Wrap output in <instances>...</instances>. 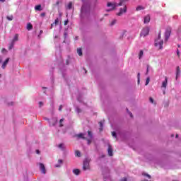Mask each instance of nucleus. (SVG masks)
<instances>
[{
  "instance_id": "4468645a",
  "label": "nucleus",
  "mask_w": 181,
  "mask_h": 181,
  "mask_svg": "<svg viewBox=\"0 0 181 181\" xmlns=\"http://www.w3.org/2000/svg\"><path fill=\"white\" fill-rule=\"evenodd\" d=\"M57 25H59V18L55 19L54 22L51 24V29L53 26H57Z\"/></svg>"
},
{
  "instance_id": "dca6fc26",
  "label": "nucleus",
  "mask_w": 181,
  "mask_h": 181,
  "mask_svg": "<svg viewBox=\"0 0 181 181\" xmlns=\"http://www.w3.org/2000/svg\"><path fill=\"white\" fill-rule=\"evenodd\" d=\"M18 40H19V35L16 34L13 39V42H18Z\"/></svg>"
},
{
  "instance_id": "09e8293b",
  "label": "nucleus",
  "mask_w": 181,
  "mask_h": 181,
  "mask_svg": "<svg viewBox=\"0 0 181 181\" xmlns=\"http://www.w3.org/2000/svg\"><path fill=\"white\" fill-rule=\"evenodd\" d=\"M40 104V107H42V105H43V103L42 102H39Z\"/></svg>"
},
{
  "instance_id": "58836bf2",
  "label": "nucleus",
  "mask_w": 181,
  "mask_h": 181,
  "mask_svg": "<svg viewBox=\"0 0 181 181\" xmlns=\"http://www.w3.org/2000/svg\"><path fill=\"white\" fill-rule=\"evenodd\" d=\"M177 56H178V57H180V52L179 51V49H177Z\"/></svg>"
},
{
  "instance_id": "aec40b11",
  "label": "nucleus",
  "mask_w": 181,
  "mask_h": 181,
  "mask_svg": "<svg viewBox=\"0 0 181 181\" xmlns=\"http://www.w3.org/2000/svg\"><path fill=\"white\" fill-rule=\"evenodd\" d=\"M144 9H145V7L142 6H138L136 8V11H144Z\"/></svg>"
},
{
  "instance_id": "c756f323",
  "label": "nucleus",
  "mask_w": 181,
  "mask_h": 181,
  "mask_svg": "<svg viewBox=\"0 0 181 181\" xmlns=\"http://www.w3.org/2000/svg\"><path fill=\"white\" fill-rule=\"evenodd\" d=\"M6 18H7L8 21H13V16H7Z\"/></svg>"
},
{
  "instance_id": "423d86ee",
  "label": "nucleus",
  "mask_w": 181,
  "mask_h": 181,
  "mask_svg": "<svg viewBox=\"0 0 181 181\" xmlns=\"http://www.w3.org/2000/svg\"><path fill=\"white\" fill-rule=\"evenodd\" d=\"M86 13H87V6L83 5L81 8V16H84Z\"/></svg>"
},
{
  "instance_id": "a878e982",
  "label": "nucleus",
  "mask_w": 181,
  "mask_h": 181,
  "mask_svg": "<svg viewBox=\"0 0 181 181\" xmlns=\"http://www.w3.org/2000/svg\"><path fill=\"white\" fill-rule=\"evenodd\" d=\"M63 121H64V119H61L59 120V127L62 128L63 127Z\"/></svg>"
},
{
  "instance_id": "13d9d810",
  "label": "nucleus",
  "mask_w": 181,
  "mask_h": 181,
  "mask_svg": "<svg viewBox=\"0 0 181 181\" xmlns=\"http://www.w3.org/2000/svg\"><path fill=\"white\" fill-rule=\"evenodd\" d=\"M172 136H175V135L173 134Z\"/></svg>"
},
{
  "instance_id": "72a5a7b5",
  "label": "nucleus",
  "mask_w": 181,
  "mask_h": 181,
  "mask_svg": "<svg viewBox=\"0 0 181 181\" xmlns=\"http://www.w3.org/2000/svg\"><path fill=\"white\" fill-rule=\"evenodd\" d=\"M99 125H100V131H103V122H100Z\"/></svg>"
},
{
  "instance_id": "864d4df0",
  "label": "nucleus",
  "mask_w": 181,
  "mask_h": 181,
  "mask_svg": "<svg viewBox=\"0 0 181 181\" xmlns=\"http://www.w3.org/2000/svg\"><path fill=\"white\" fill-rule=\"evenodd\" d=\"M175 138H179V134H176Z\"/></svg>"
},
{
  "instance_id": "9d476101",
  "label": "nucleus",
  "mask_w": 181,
  "mask_h": 181,
  "mask_svg": "<svg viewBox=\"0 0 181 181\" xmlns=\"http://www.w3.org/2000/svg\"><path fill=\"white\" fill-rule=\"evenodd\" d=\"M167 86H168V77L165 76V81H163L161 87L163 88H166Z\"/></svg>"
},
{
  "instance_id": "f8f14e48",
  "label": "nucleus",
  "mask_w": 181,
  "mask_h": 181,
  "mask_svg": "<svg viewBox=\"0 0 181 181\" xmlns=\"http://www.w3.org/2000/svg\"><path fill=\"white\" fill-rule=\"evenodd\" d=\"M8 63H9V58H7L3 63L1 68L6 69V66L8 65Z\"/></svg>"
},
{
  "instance_id": "a19ab883",
  "label": "nucleus",
  "mask_w": 181,
  "mask_h": 181,
  "mask_svg": "<svg viewBox=\"0 0 181 181\" xmlns=\"http://www.w3.org/2000/svg\"><path fill=\"white\" fill-rule=\"evenodd\" d=\"M127 111L129 112V114L131 118H133L134 116L132 115V113H131V112H129V111L128 110V109H127Z\"/></svg>"
},
{
  "instance_id": "9b49d317",
  "label": "nucleus",
  "mask_w": 181,
  "mask_h": 181,
  "mask_svg": "<svg viewBox=\"0 0 181 181\" xmlns=\"http://www.w3.org/2000/svg\"><path fill=\"white\" fill-rule=\"evenodd\" d=\"M151 22V16L147 15L144 17V23H149Z\"/></svg>"
},
{
  "instance_id": "0eeeda50",
  "label": "nucleus",
  "mask_w": 181,
  "mask_h": 181,
  "mask_svg": "<svg viewBox=\"0 0 181 181\" xmlns=\"http://www.w3.org/2000/svg\"><path fill=\"white\" fill-rule=\"evenodd\" d=\"M40 169L44 175H46V167H45V165L42 163H40Z\"/></svg>"
},
{
  "instance_id": "a18cd8bd",
  "label": "nucleus",
  "mask_w": 181,
  "mask_h": 181,
  "mask_svg": "<svg viewBox=\"0 0 181 181\" xmlns=\"http://www.w3.org/2000/svg\"><path fill=\"white\" fill-rule=\"evenodd\" d=\"M149 100H150V102H151V103H152V104H153V98H149Z\"/></svg>"
},
{
  "instance_id": "4c0bfd02",
  "label": "nucleus",
  "mask_w": 181,
  "mask_h": 181,
  "mask_svg": "<svg viewBox=\"0 0 181 181\" xmlns=\"http://www.w3.org/2000/svg\"><path fill=\"white\" fill-rule=\"evenodd\" d=\"M1 52H2V53H7L8 51L6 50V49L3 48V49H1Z\"/></svg>"
},
{
  "instance_id": "e433bc0d",
  "label": "nucleus",
  "mask_w": 181,
  "mask_h": 181,
  "mask_svg": "<svg viewBox=\"0 0 181 181\" xmlns=\"http://www.w3.org/2000/svg\"><path fill=\"white\" fill-rule=\"evenodd\" d=\"M40 16L41 18H45V16H46V13H41Z\"/></svg>"
},
{
  "instance_id": "7c9ffc66",
  "label": "nucleus",
  "mask_w": 181,
  "mask_h": 181,
  "mask_svg": "<svg viewBox=\"0 0 181 181\" xmlns=\"http://www.w3.org/2000/svg\"><path fill=\"white\" fill-rule=\"evenodd\" d=\"M115 23H117V20H112L110 25L111 26H113V25H115Z\"/></svg>"
},
{
  "instance_id": "603ef678",
  "label": "nucleus",
  "mask_w": 181,
  "mask_h": 181,
  "mask_svg": "<svg viewBox=\"0 0 181 181\" xmlns=\"http://www.w3.org/2000/svg\"><path fill=\"white\" fill-rule=\"evenodd\" d=\"M8 105H13V103L11 102V104H8Z\"/></svg>"
},
{
  "instance_id": "39448f33",
  "label": "nucleus",
  "mask_w": 181,
  "mask_h": 181,
  "mask_svg": "<svg viewBox=\"0 0 181 181\" xmlns=\"http://www.w3.org/2000/svg\"><path fill=\"white\" fill-rule=\"evenodd\" d=\"M170 33H172V28H168L165 33V40H168L169 37H170Z\"/></svg>"
},
{
  "instance_id": "473e14b6",
  "label": "nucleus",
  "mask_w": 181,
  "mask_h": 181,
  "mask_svg": "<svg viewBox=\"0 0 181 181\" xmlns=\"http://www.w3.org/2000/svg\"><path fill=\"white\" fill-rule=\"evenodd\" d=\"M140 77H141V74H140V73H138V74H137L138 84H139Z\"/></svg>"
},
{
  "instance_id": "bb28decb",
  "label": "nucleus",
  "mask_w": 181,
  "mask_h": 181,
  "mask_svg": "<svg viewBox=\"0 0 181 181\" xmlns=\"http://www.w3.org/2000/svg\"><path fill=\"white\" fill-rule=\"evenodd\" d=\"M56 124H57V119L54 120V122H52V124H50V127H54V125H56Z\"/></svg>"
},
{
  "instance_id": "37998d69",
  "label": "nucleus",
  "mask_w": 181,
  "mask_h": 181,
  "mask_svg": "<svg viewBox=\"0 0 181 181\" xmlns=\"http://www.w3.org/2000/svg\"><path fill=\"white\" fill-rule=\"evenodd\" d=\"M86 141L88 142V145H90L91 144V140L86 139Z\"/></svg>"
},
{
  "instance_id": "c85d7f7f",
  "label": "nucleus",
  "mask_w": 181,
  "mask_h": 181,
  "mask_svg": "<svg viewBox=\"0 0 181 181\" xmlns=\"http://www.w3.org/2000/svg\"><path fill=\"white\" fill-rule=\"evenodd\" d=\"M64 144H60L59 145H58V148H59L60 149H64Z\"/></svg>"
},
{
  "instance_id": "79ce46f5",
  "label": "nucleus",
  "mask_w": 181,
  "mask_h": 181,
  "mask_svg": "<svg viewBox=\"0 0 181 181\" xmlns=\"http://www.w3.org/2000/svg\"><path fill=\"white\" fill-rule=\"evenodd\" d=\"M69 23V20L64 21V25L66 26Z\"/></svg>"
},
{
  "instance_id": "6ab92c4d",
  "label": "nucleus",
  "mask_w": 181,
  "mask_h": 181,
  "mask_svg": "<svg viewBox=\"0 0 181 181\" xmlns=\"http://www.w3.org/2000/svg\"><path fill=\"white\" fill-rule=\"evenodd\" d=\"M27 29L28 30H32V29H33V25H32V23H28Z\"/></svg>"
},
{
  "instance_id": "1a4fd4ad",
  "label": "nucleus",
  "mask_w": 181,
  "mask_h": 181,
  "mask_svg": "<svg viewBox=\"0 0 181 181\" xmlns=\"http://www.w3.org/2000/svg\"><path fill=\"white\" fill-rule=\"evenodd\" d=\"M107 153L109 155V156H112L113 153H112V146L111 145H108L107 147Z\"/></svg>"
},
{
  "instance_id": "a211bd4d",
  "label": "nucleus",
  "mask_w": 181,
  "mask_h": 181,
  "mask_svg": "<svg viewBox=\"0 0 181 181\" xmlns=\"http://www.w3.org/2000/svg\"><path fill=\"white\" fill-rule=\"evenodd\" d=\"M35 11H42V5L39 4L35 6Z\"/></svg>"
},
{
  "instance_id": "cd10ccee",
  "label": "nucleus",
  "mask_w": 181,
  "mask_h": 181,
  "mask_svg": "<svg viewBox=\"0 0 181 181\" xmlns=\"http://www.w3.org/2000/svg\"><path fill=\"white\" fill-rule=\"evenodd\" d=\"M149 81H151V78L148 77L146 80V86H148V84H149Z\"/></svg>"
},
{
  "instance_id": "ea45409f",
  "label": "nucleus",
  "mask_w": 181,
  "mask_h": 181,
  "mask_svg": "<svg viewBox=\"0 0 181 181\" xmlns=\"http://www.w3.org/2000/svg\"><path fill=\"white\" fill-rule=\"evenodd\" d=\"M143 175L144 176H146L147 177H148V179H151V175L149 174L144 173Z\"/></svg>"
},
{
  "instance_id": "2eb2a0df",
  "label": "nucleus",
  "mask_w": 181,
  "mask_h": 181,
  "mask_svg": "<svg viewBox=\"0 0 181 181\" xmlns=\"http://www.w3.org/2000/svg\"><path fill=\"white\" fill-rule=\"evenodd\" d=\"M58 163L55 165V168H60L62 166L61 165L63 164V160H58Z\"/></svg>"
},
{
  "instance_id": "8fccbe9b",
  "label": "nucleus",
  "mask_w": 181,
  "mask_h": 181,
  "mask_svg": "<svg viewBox=\"0 0 181 181\" xmlns=\"http://www.w3.org/2000/svg\"><path fill=\"white\" fill-rule=\"evenodd\" d=\"M121 181H127V177H124Z\"/></svg>"
},
{
  "instance_id": "f3484780",
  "label": "nucleus",
  "mask_w": 181,
  "mask_h": 181,
  "mask_svg": "<svg viewBox=\"0 0 181 181\" xmlns=\"http://www.w3.org/2000/svg\"><path fill=\"white\" fill-rule=\"evenodd\" d=\"M76 136L78 138H81L82 139H87V138H86L84 136V134H82V133H80V134H77Z\"/></svg>"
},
{
  "instance_id": "c9c22d12",
  "label": "nucleus",
  "mask_w": 181,
  "mask_h": 181,
  "mask_svg": "<svg viewBox=\"0 0 181 181\" xmlns=\"http://www.w3.org/2000/svg\"><path fill=\"white\" fill-rule=\"evenodd\" d=\"M148 73H149V65H147V69H146V75L147 76V74H148Z\"/></svg>"
},
{
  "instance_id": "4be33fe9",
  "label": "nucleus",
  "mask_w": 181,
  "mask_h": 181,
  "mask_svg": "<svg viewBox=\"0 0 181 181\" xmlns=\"http://www.w3.org/2000/svg\"><path fill=\"white\" fill-rule=\"evenodd\" d=\"M72 7H73V3H72L71 1H70V2L68 4V5H67L66 8H67V9H71Z\"/></svg>"
},
{
  "instance_id": "5fc2aeb1",
  "label": "nucleus",
  "mask_w": 181,
  "mask_h": 181,
  "mask_svg": "<svg viewBox=\"0 0 181 181\" xmlns=\"http://www.w3.org/2000/svg\"><path fill=\"white\" fill-rule=\"evenodd\" d=\"M1 2H5V0H0Z\"/></svg>"
},
{
  "instance_id": "20e7f679",
  "label": "nucleus",
  "mask_w": 181,
  "mask_h": 181,
  "mask_svg": "<svg viewBox=\"0 0 181 181\" xmlns=\"http://www.w3.org/2000/svg\"><path fill=\"white\" fill-rule=\"evenodd\" d=\"M90 169V161L86 159L83 161V170H88Z\"/></svg>"
},
{
  "instance_id": "5701e85b",
  "label": "nucleus",
  "mask_w": 181,
  "mask_h": 181,
  "mask_svg": "<svg viewBox=\"0 0 181 181\" xmlns=\"http://www.w3.org/2000/svg\"><path fill=\"white\" fill-rule=\"evenodd\" d=\"M143 56H144V51L143 50H140V52L139 53V59H142Z\"/></svg>"
},
{
  "instance_id": "f704fd0d",
  "label": "nucleus",
  "mask_w": 181,
  "mask_h": 181,
  "mask_svg": "<svg viewBox=\"0 0 181 181\" xmlns=\"http://www.w3.org/2000/svg\"><path fill=\"white\" fill-rule=\"evenodd\" d=\"M112 136H114V138H117V133L115 132H112Z\"/></svg>"
},
{
  "instance_id": "f257e3e1",
  "label": "nucleus",
  "mask_w": 181,
  "mask_h": 181,
  "mask_svg": "<svg viewBox=\"0 0 181 181\" xmlns=\"http://www.w3.org/2000/svg\"><path fill=\"white\" fill-rule=\"evenodd\" d=\"M127 1L129 0H120L119 4L108 2L107 6L109 8L111 7L112 8L107 10V11L110 12V11H114L117 6H122V5H125V2H127Z\"/></svg>"
},
{
  "instance_id": "c03bdc74",
  "label": "nucleus",
  "mask_w": 181,
  "mask_h": 181,
  "mask_svg": "<svg viewBox=\"0 0 181 181\" xmlns=\"http://www.w3.org/2000/svg\"><path fill=\"white\" fill-rule=\"evenodd\" d=\"M60 5V1H57L55 4V6H59Z\"/></svg>"
},
{
  "instance_id": "b1692460",
  "label": "nucleus",
  "mask_w": 181,
  "mask_h": 181,
  "mask_svg": "<svg viewBox=\"0 0 181 181\" xmlns=\"http://www.w3.org/2000/svg\"><path fill=\"white\" fill-rule=\"evenodd\" d=\"M73 173H74V175H80V170L78 169H75L73 170Z\"/></svg>"
},
{
  "instance_id": "052dcab7",
  "label": "nucleus",
  "mask_w": 181,
  "mask_h": 181,
  "mask_svg": "<svg viewBox=\"0 0 181 181\" xmlns=\"http://www.w3.org/2000/svg\"><path fill=\"white\" fill-rule=\"evenodd\" d=\"M1 61L0 60V63H1Z\"/></svg>"
},
{
  "instance_id": "393cba45",
  "label": "nucleus",
  "mask_w": 181,
  "mask_h": 181,
  "mask_svg": "<svg viewBox=\"0 0 181 181\" xmlns=\"http://www.w3.org/2000/svg\"><path fill=\"white\" fill-rule=\"evenodd\" d=\"M75 155L76 156H78V158H80V156H81V153L80 152V151H76Z\"/></svg>"
},
{
  "instance_id": "4d7b16f0",
  "label": "nucleus",
  "mask_w": 181,
  "mask_h": 181,
  "mask_svg": "<svg viewBox=\"0 0 181 181\" xmlns=\"http://www.w3.org/2000/svg\"><path fill=\"white\" fill-rule=\"evenodd\" d=\"M1 75L0 74V78H1Z\"/></svg>"
},
{
  "instance_id": "f03ea898",
  "label": "nucleus",
  "mask_w": 181,
  "mask_h": 181,
  "mask_svg": "<svg viewBox=\"0 0 181 181\" xmlns=\"http://www.w3.org/2000/svg\"><path fill=\"white\" fill-rule=\"evenodd\" d=\"M155 46L159 49H163V40H160V33H159L158 37L155 40Z\"/></svg>"
},
{
  "instance_id": "bf43d9fd",
  "label": "nucleus",
  "mask_w": 181,
  "mask_h": 181,
  "mask_svg": "<svg viewBox=\"0 0 181 181\" xmlns=\"http://www.w3.org/2000/svg\"><path fill=\"white\" fill-rule=\"evenodd\" d=\"M163 94H165V92H163Z\"/></svg>"
},
{
  "instance_id": "2f4dec72",
  "label": "nucleus",
  "mask_w": 181,
  "mask_h": 181,
  "mask_svg": "<svg viewBox=\"0 0 181 181\" xmlns=\"http://www.w3.org/2000/svg\"><path fill=\"white\" fill-rule=\"evenodd\" d=\"M88 136H89V138H93V134L91 133V132L88 131Z\"/></svg>"
},
{
  "instance_id": "ddd939ff",
  "label": "nucleus",
  "mask_w": 181,
  "mask_h": 181,
  "mask_svg": "<svg viewBox=\"0 0 181 181\" xmlns=\"http://www.w3.org/2000/svg\"><path fill=\"white\" fill-rule=\"evenodd\" d=\"M180 75V67L179 66H177V69H176V80H177V77H179V76Z\"/></svg>"
},
{
  "instance_id": "6e6552de",
  "label": "nucleus",
  "mask_w": 181,
  "mask_h": 181,
  "mask_svg": "<svg viewBox=\"0 0 181 181\" xmlns=\"http://www.w3.org/2000/svg\"><path fill=\"white\" fill-rule=\"evenodd\" d=\"M127 12V6H125L123 8L119 9V12L117 13V16H121L123 13Z\"/></svg>"
},
{
  "instance_id": "6e6d98bb",
  "label": "nucleus",
  "mask_w": 181,
  "mask_h": 181,
  "mask_svg": "<svg viewBox=\"0 0 181 181\" xmlns=\"http://www.w3.org/2000/svg\"><path fill=\"white\" fill-rule=\"evenodd\" d=\"M177 47H180V45H177Z\"/></svg>"
},
{
  "instance_id": "7ed1b4c3",
  "label": "nucleus",
  "mask_w": 181,
  "mask_h": 181,
  "mask_svg": "<svg viewBox=\"0 0 181 181\" xmlns=\"http://www.w3.org/2000/svg\"><path fill=\"white\" fill-rule=\"evenodd\" d=\"M148 35H149V27H145L141 30L140 36L145 37V36H148Z\"/></svg>"
},
{
  "instance_id": "49530a36",
  "label": "nucleus",
  "mask_w": 181,
  "mask_h": 181,
  "mask_svg": "<svg viewBox=\"0 0 181 181\" xmlns=\"http://www.w3.org/2000/svg\"><path fill=\"white\" fill-rule=\"evenodd\" d=\"M62 108H63V105H60L59 107V111H62Z\"/></svg>"
},
{
  "instance_id": "de8ad7c7",
  "label": "nucleus",
  "mask_w": 181,
  "mask_h": 181,
  "mask_svg": "<svg viewBox=\"0 0 181 181\" xmlns=\"http://www.w3.org/2000/svg\"><path fill=\"white\" fill-rule=\"evenodd\" d=\"M12 47H13V44H12V45L8 47V49H9V50L12 49Z\"/></svg>"
},
{
  "instance_id": "3c124183",
  "label": "nucleus",
  "mask_w": 181,
  "mask_h": 181,
  "mask_svg": "<svg viewBox=\"0 0 181 181\" xmlns=\"http://www.w3.org/2000/svg\"><path fill=\"white\" fill-rule=\"evenodd\" d=\"M36 153H37V155H39V153H40V151L39 150H36Z\"/></svg>"
},
{
  "instance_id": "412c9836",
  "label": "nucleus",
  "mask_w": 181,
  "mask_h": 181,
  "mask_svg": "<svg viewBox=\"0 0 181 181\" xmlns=\"http://www.w3.org/2000/svg\"><path fill=\"white\" fill-rule=\"evenodd\" d=\"M77 53H78V56H83V51H82L81 48L77 49Z\"/></svg>"
}]
</instances>
